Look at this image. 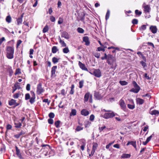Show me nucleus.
<instances>
[{"label":"nucleus","mask_w":159,"mask_h":159,"mask_svg":"<svg viewBox=\"0 0 159 159\" xmlns=\"http://www.w3.org/2000/svg\"><path fill=\"white\" fill-rule=\"evenodd\" d=\"M12 128V126L11 125L8 124L7 125V129H11Z\"/></svg>","instance_id":"64"},{"label":"nucleus","mask_w":159,"mask_h":159,"mask_svg":"<svg viewBox=\"0 0 159 159\" xmlns=\"http://www.w3.org/2000/svg\"><path fill=\"white\" fill-rule=\"evenodd\" d=\"M90 94L89 93H86L84 96V100L85 102H87L89 97H90Z\"/></svg>","instance_id":"20"},{"label":"nucleus","mask_w":159,"mask_h":159,"mask_svg":"<svg viewBox=\"0 0 159 159\" xmlns=\"http://www.w3.org/2000/svg\"><path fill=\"white\" fill-rule=\"evenodd\" d=\"M119 104L120 107L121 109L125 111L126 108V105L125 103L122 99H121L119 101Z\"/></svg>","instance_id":"6"},{"label":"nucleus","mask_w":159,"mask_h":159,"mask_svg":"<svg viewBox=\"0 0 159 159\" xmlns=\"http://www.w3.org/2000/svg\"><path fill=\"white\" fill-rule=\"evenodd\" d=\"M14 49L13 47L7 46L6 49V57L9 59H12L14 57Z\"/></svg>","instance_id":"1"},{"label":"nucleus","mask_w":159,"mask_h":159,"mask_svg":"<svg viewBox=\"0 0 159 159\" xmlns=\"http://www.w3.org/2000/svg\"><path fill=\"white\" fill-rule=\"evenodd\" d=\"M61 36L62 37H64L67 39L69 38L68 34L66 31H64L62 33Z\"/></svg>","instance_id":"21"},{"label":"nucleus","mask_w":159,"mask_h":159,"mask_svg":"<svg viewBox=\"0 0 159 159\" xmlns=\"http://www.w3.org/2000/svg\"><path fill=\"white\" fill-rule=\"evenodd\" d=\"M106 128L105 126H103L101 127H99V130L100 132H101L104 129Z\"/></svg>","instance_id":"51"},{"label":"nucleus","mask_w":159,"mask_h":159,"mask_svg":"<svg viewBox=\"0 0 159 159\" xmlns=\"http://www.w3.org/2000/svg\"><path fill=\"white\" fill-rule=\"evenodd\" d=\"M83 127H81L80 126H78L75 129V130L77 131H79L83 130Z\"/></svg>","instance_id":"41"},{"label":"nucleus","mask_w":159,"mask_h":159,"mask_svg":"<svg viewBox=\"0 0 159 159\" xmlns=\"http://www.w3.org/2000/svg\"><path fill=\"white\" fill-rule=\"evenodd\" d=\"M48 121L49 124H52L53 123V120L51 118L49 119L48 120Z\"/></svg>","instance_id":"55"},{"label":"nucleus","mask_w":159,"mask_h":159,"mask_svg":"<svg viewBox=\"0 0 159 159\" xmlns=\"http://www.w3.org/2000/svg\"><path fill=\"white\" fill-rule=\"evenodd\" d=\"M146 28V26L145 25H142L140 28V30H145Z\"/></svg>","instance_id":"50"},{"label":"nucleus","mask_w":159,"mask_h":159,"mask_svg":"<svg viewBox=\"0 0 159 159\" xmlns=\"http://www.w3.org/2000/svg\"><path fill=\"white\" fill-rule=\"evenodd\" d=\"M77 31L79 33H83L84 32V30L82 28L79 27L77 29Z\"/></svg>","instance_id":"34"},{"label":"nucleus","mask_w":159,"mask_h":159,"mask_svg":"<svg viewBox=\"0 0 159 159\" xmlns=\"http://www.w3.org/2000/svg\"><path fill=\"white\" fill-rule=\"evenodd\" d=\"M59 59L57 58L56 57H54L52 58V62L54 64L57 63L58 62Z\"/></svg>","instance_id":"31"},{"label":"nucleus","mask_w":159,"mask_h":159,"mask_svg":"<svg viewBox=\"0 0 159 159\" xmlns=\"http://www.w3.org/2000/svg\"><path fill=\"white\" fill-rule=\"evenodd\" d=\"M107 55L106 54V53H105L104 54V56L102 57H101V59L102 60H104V59L107 60Z\"/></svg>","instance_id":"59"},{"label":"nucleus","mask_w":159,"mask_h":159,"mask_svg":"<svg viewBox=\"0 0 159 159\" xmlns=\"http://www.w3.org/2000/svg\"><path fill=\"white\" fill-rule=\"evenodd\" d=\"M130 144L132 145L136 150V142L133 141H130Z\"/></svg>","instance_id":"44"},{"label":"nucleus","mask_w":159,"mask_h":159,"mask_svg":"<svg viewBox=\"0 0 159 159\" xmlns=\"http://www.w3.org/2000/svg\"><path fill=\"white\" fill-rule=\"evenodd\" d=\"M30 84H27L26 86V89L27 91H29L30 90Z\"/></svg>","instance_id":"58"},{"label":"nucleus","mask_w":159,"mask_h":159,"mask_svg":"<svg viewBox=\"0 0 159 159\" xmlns=\"http://www.w3.org/2000/svg\"><path fill=\"white\" fill-rule=\"evenodd\" d=\"M150 30L153 34L157 33V30L156 26L153 25H151L150 26Z\"/></svg>","instance_id":"12"},{"label":"nucleus","mask_w":159,"mask_h":159,"mask_svg":"<svg viewBox=\"0 0 159 159\" xmlns=\"http://www.w3.org/2000/svg\"><path fill=\"white\" fill-rule=\"evenodd\" d=\"M43 102L48 103V104H49L50 103V101H49L48 99H45L43 100Z\"/></svg>","instance_id":"60"},{"label":"nucleus","mask_w":159,"mask_h":159,"mask_svg":"<svg viewBox=\"0 0 159 159\" xmlns=\"http://www.w3.org/2000/svg\"><path fill=\"white\" fill-rule=\"evenodd\" d=\"M30 94L28 93H26L25 94V99L26 100H28L29 99H30Z\"/></svg>","instance_id":"46"},{"label":"nucleus","mask_w":159,"mask_h":159,"mask_svg":"<svg viewBox=\"0 0 159 159\" xmlns=\"http://www.w3.org/2000/svg\"><path fill=\"white\" fill-rule=\"evenodd\" d=\"M22 41L20 40H19L17 41L16 45L17 47H18L21 43Z\"/></svg>","instance_id":"62"},{"label":"nucleus","mask_w":159,"mask_h":159,"mask_svg":"<svg viewBox=\"0 0 159 159\" xmlns=\"http://www.w3.org/2000/svg\"><path fill=\"white\" fill-rule=\"evenodd\" d=\"M24 134L25 133H24L23 131H21L20 133L15 135H14V137L16 139H18L21 135Z\"/></svg>","instance_id":"29"},{"label":"nucleus","mask_w":159,"mask_h":159,"mask_svg":"<svg viewBox=\"0 0 159 159\" xmlns=\"http://www.w3.org/2000/svg\"><path fill=\"white\" fill-rule=\"evenodd\" d=\"M60 123V120H57L54 123L56 127L58 128L59 127V125Z\"/></svg>","instance_id":"38"},{"label":"nucleus","mask_w":159,"mask_h":159,"mask_svg":"<svg viewBox=\"0 0 159 159\" xmlns=\"http://www.w3.org/2000/svg\"><path fill=\"white\" fill-rule=\"evenodd\" d=\"M119 83L122 85H125L128 84V82L125 81H120Z\"/></svg>","instance_id":"37"},{"label":"nucleus","mask_w":159,"mask_h":159,"mask_svg":"<svg viewBox=\"0 0 159 159\" xmlns=\"http://www.w3.org/2000/svg\"><path fill=\"white\" fill-rule=\"evenodd\" d=\"M79 65L80 66V68L81 69L83 70L88 71V69L85 67V65L82 63L80 61L79 62Z\"/></svg>","instance_id":"11"},{"label":"nucleus","mask_w":159,"mask_h":159,"mask_svg":"<svg viewBox=\"0 0 159 159\" xmlns=\"http://www.w3.org/2000/svg\"><path fill=\"white\" fill-rule=\"evenodd\" d=\"M19 93H16L13 95V97L15 98H18L19 97Z\"/></svg>","instance_id":"63"},{"label":"nucleus","mask_w":159,"mask_h":159,"mask_svg":"<svg viewBox=\"0 0 159 159\" xmlns=\"http://www.w3.org/2000/svg\"><path fill=\"white\" fill-rule=\"evenodd\" d=\"M144 11L145 12H149L150 11V7L148 5H147L143 6Z\"/></svg>","instance_id":"26"},{"label":"nucleus","mask_w":159,"mask_h":159,"mask_svg":"<svg viewBox=\"0 0 159 159\" xmlns=\"http://www.w3.org/2000/svg\"><path fill=\"white\" fill-rule=\"evenodd\" d=\"M59 42L61 43L62 47H65L66 46V43H65L64 41L61 39L60 37H59Z\"/></svg>","instance_id":"27"},{"label":"nucleus","mask_w":159,"mask_h":159,"mask_svg":"<svg viewBox=\"0 0 159 159\" xmlns=\"http://www.w3.org/2000/svg\"><path fill=\"white\" fill-rule=\"evenodd\" d=\"M16 154L18 156V157L20 159H22L23 158L22 157L21 153H20V150L18 148V147L17 146L16 147Z\"/></svg>","instance_id":"13"},{"label":"nucleus","mask_w":159,"mask_h":159,"mask_svg":"<svg viewBox=\"0 0 159 159\" xmlns=\"http://www.w3.org/2000/svg\"><path fill=\"white\" fill-rule=\"evenodd\" d=\"M135 14L136 15H140L142 14V12L140 11H139L138 10H135Z\"/></svg>","instance_id":"49"},{"label":"nucleus","mask_w":159,"mask_h":159,"mask_svg":"<svg viewBox=\"0 0 159 159\" xmlns=\"http://www.w3.org/2000/svg\"><path fill=\"white\" fill-rule=\"evenodd\" d=\"M59 51L57 47L56 46H53L52 49V52L53 53H55Z\"/></svg>","instance_id":"25"},{"label":"nucleus","mask_w":159,"mask_h":159,"mask_svg":"<svg viewBox=\"0 0 159 159\" xmlns=\"http://www.w3.org/2000/svg\"><path fill=\"white\" fill-rule=\"evenodd\" d=\"M21 73V72L20 71V70L19 69H17L16 70L15 73V75H17V74H20Z\"/></svg>","instance_id":"53"},{"label":"nucleus","mask_w":159,"mask_h":159,"mask_svg":"<svg viewBox=\"0 0 159 159\" xmlns=\"http://www.w3.org/2000/svg\"><path fill=\"white\" fill-rule=\"evenodd\" d=\"M14 87L16 89H21V87H20L19 83H17L15 84L14 85Z\"/></svg>","instance_id":"36"},{"label":"nucleus","mask_w":159,"mask_h":159,"mask_svg":"<svg viewBox=\"0 0 159 159\" xmlns=\"http://www.w3.org/2000/svg\"><path fill=\"white\" fill-rule=\"evenodd\" d=\"M50 20L52 22H54L55 21V18L53 16H52L50 17Z\"/></svg>","instance_id":"47"},{"label":"nucleus","mask_w":159,"mask_h":159,"mask_svg":"<svg viewBox=\"0 0 159 159\" xmlns=\"http://www.w3.org/2000/svg\"><path fill=\"white\" fill-rule=\"evenodd\" d=\"M131 155L130 154L124 153L121 156V158H128L130 157Z\"/></svg>","instance_id":"22"},{"label":"nucleus","mask_w":159,"mask_h":159,"mask_svg":"<svg viewBox=\"0 0 159 159\" xmlns=\"http://www.w3.org/2000/svg\"><path fill=\"white\" fill-rule=\"evenodd\" d=\"M94 56L98 58H100V54L99 53L96 52L93 53Z\"/></svg>","instance_id":"43"},{"label":"nucleus","mask_w":159,"mask_h":159,"mask_svg":"<svg viewBox=\"0 0 159 159\" xmlns=\"http://www.w3.org/2000/svg\"><path fill=\"white\" fill-rule=\"evenodd\" d=\"M84 83V81L83 80H81L79 82V88H82L83 86Z\"/></svg>","instance_id":"42"},{"label":"nucleus","mask_w":159,"mask_h":159,"mask_svg":"<svg viewBox=\"0 0 159 159\" xmlns=\"http://www.w3.org/2000/svg\"><path fill=\"white\" fill-rule=\"evenodd\" d=\"M15 127L16 128H20L22 126L21 123L17 120L14 121Z\"/></svg>","instance_id":"14"},{"label":"nucleus","mask_w":159,"mask_h":159,"mask_svg":"<svg viewBox=\"0 0 159 159\" xmlns=\"http://www.w3.org/2000/svg\"><path fill=\"white\" fill-rule=\"evenodd\" d=\"M131 103H132V104H128L127 105V106L128 108L130 109H133L135 108V105L134 103V102L133 100H131Z\"/></svg>","instance_id":"16"},{"label":"nucleus","mask_w":159,"mask_h":159,"mask_svg":"<svg viewBox=\"0 0 159 159\" xmlns=\"http://www.w3.org/2000/svg\"><path fill=\"white\" fill-rule=\"evenodd\" d=\"M107 63L109 64H110V62L109 61L112 59L113 57L112 55L110 54H108V55H107Z\"/></svg>","instance_id":"24"},{"label":"nucleus","mask_w":159,"mask_h":159,"mask_svg":"<svg viewBox=\"0 0 159 159\" xmlns=\"http://www.w3.org/2000/svg\"><path fill=\"white\" fill-rule=\"evenodd\" d=\"M140 63L143 67H144L146 66V63L145 61L144 62L143 61H140Z\"/></svg>","instance_id":"56"},{"label":"nucleus","mask_w":159,"mask_h":159,"mask_svg":"<svg viewBox=\"0 0 159 159\" xmlns=\"http://www.w3.org/2000/svg\"><path fill=\"white\" fill-rule=\"evenodd\" d=\"M44 90L42 88V84L41 83L38 84L37 87L36 93L38 95H40L43 93Z\"/></svg>","instance_id":"3"},{"label":"nucleus","mask_w":159,"mask_h":159,"mask_svg":"<svg viewBox=\"0 0 159 159\" xmlns=\"http://www.w3.org/2000/svg\"><path fill=\"white\" fill-rule=\"evenodd\" d=\"M154 134H152L151 135L148 137L147 139V140L149 142L151 139V138L152 137V136H154Z\"/></svg>","instance_id":"57"},{"label":"nucleus","mask_w":159,"mask_h":159,"mask_svg":"<svg viewBox=\"0 0 159 159\" xmlns=\"http://www.w3.org/2000/svg\"><path fill=\"white\" fill-rule=\"evenodd\" d=\"M57 68V66H54L52 67L51 71V77H55L56 76L55 72Z\"/></svg>","instance_id":"8"},{"label":"nucleus","mask_w":159,"mask_h":159,"mask_svg":"<svg viewBox=\"0 0 159 159\" xmlns=\"http://www.w3.org/2000/svg\"><path fill=\"white\" fill-rule=\"evenodd\" d=\"M149 113L152 115H154L157 116L159 114V111L157 110H154L150 111Z\"/></svg>","instance_id":"17"},{"label":"nucleus","mask_w":159,"mask_h":159,"mask_svg":"<svg viewBox=\"0 0 159 159\" xmlns=\"http://www.w3.org/2000/svg\"><path fill=\"white\" fill-rule=\"evenodd\" d=\"M89 73L98 78L100 77L101 76V72L99 69H95L93 73L90 72Z\"/></svg>","instance_id":"4"},{"label":"nucleus","mask_w":159,"mask_h":159,"mask_svg":"<svg viewBox=\"0 0 159 159\" xmlns=\"http://www.w3.org/2000/svg\"><path fill=\"white\" fill-rule=\"evenodd\" d=\"M93 146L92 149H93L95 150H96L97 148L98 147V144L96 143H93Z\"/></svg>","instance_id":"40"},{"label":"nucleus","mask_w":159,"mask_h":159,"mask_svg":"<svg viewBox=\"0 0 159 159\" xmlns=\"http://www.w3.org/2000/svg\"><path fill=\"white\" fill-rule=\"evenodd\" d=\"M136 101L137 103L139 105H142L144 102V100L139 98H136Z\"/></svg>","instance_id":"15"},{"label":"nucleus","mask_w":159,"mask_h":159,"mask_svg":"<svg viewBox=\"0 0 159 159\" xmlns=\"http://www.w3.org/2000/svg\"><path fill=\"white\" fill-rule=\"evenodd\" d=\"M83 41L85 43V44L87 46L89 45L90 42L89 38L88 36H84L83 38Z\"/></svg>","instance_id":"10"},{"label":"nucleus","mask_w":159,"mask_h":159,"mask_svg":"<svg viewBox=\"0 0 159 159\" xmlns=\"http://www.w3.org/2000/svg\"><path fill=\"white\" fill-rule=\"evenodd\" d=\"M89 114V112L85 109H83L81 111V114L83 116H88Z\"/></svg>","instance_id":"19"},{"label":"nucleus","mask_w":159,"mask_h":159,"mask_svg":"<svg viewBox=\"0 0 159 159\" xmlns=\"http://www.w3.org/2000/svg\"><path fill=\"white\" fill-rule=\"evenodd\" d=\"M110 14V11L109 10H108L107 12L106 13V20H107L109 18Z\"/></svg>","instance_id":"39"},{"label":"nucleus","mask_w":159,"mask_h":159,"mask_svg":"<svg viewBox=\"0 0 159 159\" xmlns=\"http://www.w3.org/2000/svg\"><path fill=\"white\" fill-rule=\"evenodd\" d=\"M6 20L8 23H10L11 21V18L10 15L7 16L6 18Z\"/></svg>","instance_id":"28"},{"label":"nucleus","mask_w":159,"mask_h":159,"mask_svg":"<svg viewBox=\"0 0 159 159\" xmlns=\"http://www.w3.org/2000/svg\"><path fill=\"white\" fill-rule=\"evenodd\" d=\"M63 22V19L61 17L59 18V20L58 21V23L59 24H61Z\"/></svg>","instance_id":"52"},{"label":"nucleus","mask_w":159,"mask_h":159,"mask_svg":"<svg viewBox=\"0 0 159 159\" xmlns=\"http://www.w3.org/2000/svg\"><path fill=\"white\" fill-rule=\"evenodd\" d=\"M49 117L51 118H53L55 116V115L54 113L53 112H50L48 115Z\"/></svg>","instance_id":"45"},{"label":"nucleus","mask_w":159,"mask_h":159,"mask_svg":"<svg viewBox=\"0 0 159 159\" xmlns=\"http://www.w3.org/2000/svg\"><path fill=\"white\" fill-rule=\"evenodd\" d=\"M94 117H95L92 114V115H91L90 116V118H89V119H90V120H91V121H93V120H94Z\"/></svg>","instance_id":"54"},{"label":"nucleus","mask_w":159,"mask_h":159,"mask_svg":"<svg viewBox=\"0 0 159 159\" xmlns=\"http://www.w3.org/2000/svg\"><path fill=\"white\" fill-rule=\"evenodd\" d=\"M4 37H2L1 39H0V46L1 45L3 41L5 40Z\"/></svg>","instance_id":"61"},{"label":"nucleus","mask_w":159,"mask_h":159,"mask_svg":"<svg viewBox=\"0 0 159 159\" xmlns=\"http://www.w3.org/2000/svg\"><path fill=\"white\" fill-rule=\"evenodd\" d=\"M69 49L67 47L64 48L63 49V52L65 53H68L69 52Z\"/></svg>","instance_id":"35"},{"label":"nucleus","mask_w":159,"mask_h":159,"mask_svg":"<svg viewBox=\"0 0 159 159\" xmlns=\"http://www.w3.org/2000/svg\"><path fill=\"white\" fill-rule=\"evenodd\" d=\"M9 104L10 106L14 105L15 107H16L19 105V104L16 102V100L12 99L9 102Z\"/></svg>","instance_id":"9"},{"label":"nucleus","mask_w":159,"mask_h":159,"mask_svg":"<svg viewBox=\"0 0 159 159\" xmlns=\"http://www.w3.org/2000/svg\"><path fill=\"white\" fill-rule=\"evenodd\" d=\"M91 122L88 120L86 121L85 122V127H89L91 125Z\"/></svg>","instance_id":"33"},{"label":"nucleus","mask_w":159,"mask_h":159,"mask_svg":"<svg viewBox=\"0 0 159 159\" xmlns=\"http://www.w3.org/2000/svg\"><path fill=\"white\" fill-rule=\"evenodd\" d=\"M23 17V15H22L20 17L18 18L17 19V25H19L20 24H21L22 21V18Z\"/></svg>","instance_id":"23"},{"label":"nucleus","mask_w":159,"mask_h":159,"mask_svg":"<svg viewBox=\"0 0 159 159\" xmlns=\"http://www.w3.org/2000/svg\"><path fill=\"white\" fill-rule=\"evenodd\" d=\"M94 96L95 98L98 100H100L102 98V97L98 92H95L94 94Z\"/></svg>","instance_id":"18"},{"label":"nucleus","mask_w":159,"mask_h":159,"mask_svg":"<svg viewBox=\"0 0 159 159\" xmlns=\"http://www.w3.org/2000/svg\"><path fill=\"white\" fill-rule=\"evenodd\" d=\"M132 83L134 88L132 89L130 91L136 93H138L140 89V87L135 81H133Z\"/></svg>","instance_id":"2"},{"label":"nucleus","mask_w":159,"mask_h":159,"mask_svg":"<svg viewBox=\"0 0 159 159\" xmlns=\"http://www.w3.org/2000/svg\"><path fill=\"white\" fill-rule=\"evenodd\" d=\"M132 23L133 24H137L138 23V20L137 19H134L132 20Z\"/></svg>","instance_id":"48"},{"label":"nucleus","mask_w":159,"mask_h":159,"mask_svg":"<svg viewBox=\"0 0 159 159\" xmlns=\"http://www.w3.org/2000/svg\"><path fill=\"white\" fill-rule=\"evenodd\" d=\"M76 111L75 109H73L71 110V112L70 113V116H74L76 115Z\"/></svg>","instance_id":"30"},{"label":"nucleus","mask_w":159,"mask_h":159,"mask_svg":"<svg viewBox=\"0 0 159 159\" xmlns=\"http://www.w3.org/2000/svg\"><path fill=\"white\" fill-rule=\"evenodd\" d=\"M30 93L32 96L30 98V102L31 104L35 102V96L34 92L33 91H31Z\"/></svg>","instance_id":"7"},{"label":"nucleus","mask_w":159,"mask_h":159,"mask_svg":"<svg viewBox=\"0 0 159 159\" xmlns=\"http://www.w3.org/2000/svg\"><path fill=\"white\" fill-rule=\"evenodd\" d=\"M115 116V114L114 112H112L111 113H106L103 115V117L106 119H107L113 117Z\"/></svg>","instance_id":"5"},{"label":"nucleus","mask_w":159,"mask_h":159,"mask_svg":"<svg viewBox=\"0 0 159 159\" xmlns=\"http://www.w3.org/2000/svg\"><path fill=\"white\" fill-rule=\"evenodd\" d=\"M48 30V27L47 25H46L43 28V33H45Z\"/></svg>","instance_id":"32"}]
</instances>
